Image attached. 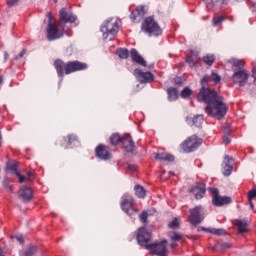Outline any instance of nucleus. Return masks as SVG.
Wrapping results in <instances>:
<instances>
[{
  "label": "nucleus",
  "instance_id": "1",
  "mask_svg": "<svg viewBox=\"0 0 256 256\" xmlns=\"http://www.w3.org/2000/svg\"><path fill=\"white\" fill-rule=\"evenodd\" d=\"M209 81L219 83L221 76L215 72H212L211 76H204L201 80L202 87L197 95V99L200 103H206L205 111L207 115L215 117V119H223L227 114V104H225L223 97L217 91L205 88L204 85L209 83Z\"/></svg>",
  "mask_w": 256,
  "mask_h": 256
},
{
  "label": "nucleus",
  "instance_id": "2",
  "mask_svg": "<svg viewBox=\"0 0 256 256\" xmlns=\"http://www.w3.org/2000/svg\"><path fill=\"white\" fill-rule=\"evenodd\" d=\"M137 241L141 247L149 249L152 255L169 256V250H167V240L149 244V241H151V233L147 231V228L145 227L138 229Z\"/></svg>",
  "mask_w": 256,
  "mask_h": 256
},
{
  "label": "nucleus",
  "instance_id": "3",
  "mask_svg": "<svg viewBox=\"0 0 256 256\" xmlns=\"http://www.w3.org/2000/svg\"><path fill=\"white\" fill-rule=\"evenodd\" d=\"M54 67L57 71L58 77H63V75H71L77 71H85L87 69V64L79 61L63 62L61 59H57L54 62Z\"/></svg>",
  "mask_w": 256,
  "mask_h": 256
},
{
  "label": "nucleus",
  "instance_id": "4",
  "mask_svg": "<svg viewBox=\"0 0 256 256\" xmlns=\"http://www.w3.org/2000/svg\"><path fill=\"white\" fill-rule=\"evenodd\" d=\"M46 17L48 18V26L46 28V37L48 41H56V39H61V37L65 35V29L60 28L61 22H55L51 12H48Z\"/></svg>",
  "mask_w": 256,
  "mask_h": 256
},
{
  "label": "nucleus",
  "instance_id": "5",
  "mask_svg": "<svg viewBox=\"0 0 256 256\" xmlns=\"http://www.w3.org/2000/svg\"><path fill=\"white\" fill-rule=\"evenodd\" d=\"M103 39L113 41V37L119 33V22L117 18L107 19L100 28Z\"/></svg>",
  "mask_w": 256,
  "mask_h": 256
},
{
  "label": "nucleus",
  "instance_id": "6",
  "mask_svg": "<svg viewBox=\"0 0 256 256\" xmlns=\"http://www.w3.org/2000/svg\"><path fill=\"white\" fill-rule=\"evenodd\" d=\"M142 31L145 33H148L150 37H159V35H162L163 30H161V27H159V24L155 22L153 17H147L145 21L142 23Z\"/></svg>",
  "mask_w": 256,
  "mask_h": 256
},
{
  "label": "nucleus",
  "instance_id": "7",
  "mask_svg": "<svg viewBox=\"0 0 256 256\" xmlns=\"http://www.w3.org/2000/svg\"><path fill=\"white\" fill-rule=\"evenodd\" d=\"M121 209L130 217L137 213V206L135 205V200L133 197H131V195L124 194L122 196Z\"/></svg>",
  "mask_w": 256,
  "mask_h": 256
},
{
  "label": "nucleus",
  "instance_id": "8",
  "mask_svg": "<svg viewBox=\"0 0 256 256\" xmlns=\"http://www.w3.org/2000/svg\"><path fill=\"white\" fill-rule=\"evenodd\" d=\"M210 193L212 195V203L215 207H223V205H229L231 203V197L220 196L219 190L217 188H210Z\"/></svg>",
  "mask_w": 256,
  "mask_h": 256
},
{
  "label": "nucleus",
  "instance_id": "9",
  "mask_svg": "<svg viewBox=\"0 0 256 256\" xmlns=\"http://www.w3.org/2000/svg\"><path fill=\"white\" fill-rule=\"evenodd\" d=\"M232 81L239 87H245V85H247V81H249V73L245 69H234Z\"/></svg>",
  "mask_w": 256,
  "mask_h": 256
},
{
  "label": "nucleus",
  "instance_id": "10",
  "mask_svg": "<svg viewBox=\"0 0 256 256\" xmlns=\"http://www.w3.org/2000/svg\"><path fill=\"white\" fill-rule=\"evenodd\" d=\"M199 145H201V139H199L197 136H192L181 144V149L184 151V153H193V151H195Z\"/></svg>",
  "mask_w": 256,
  "mask_h": 256
},
{
  "label": "nucleus",
  "instance_id": "11",
  "mask_svg": "<svg viewBox=\"0 0 256 256\" xmlns=\"http://www.w3.org/2000/svg\"><path fill=\"white\" fill-rule=\"evenodd\" d=\"M201 206H196L190 210L189 221L191 225H199L205 219V216L201 215Z\"/></svg>",
  "mask_w": 256,
  "mask_h": 256
},
{
  "label": "nucleus",
  "instance_id": "12",
  "mask_svg": "<svg viewBox=\"0 0 256 256\" xmlns=\"http://www.w3.org/2000/svg\"><path fill=\"white\" fill-rule=\"evenodd\" d=\"M60 24L61 23H75L77 16L71 11H67V8H62L59 11Z\"/></svg>",
  "mask_w": 256,
  "mask_h": 256
},
{
  "label": "nucleus",
  "instance_id": "13",
  "mask_svg": "<svg viewBox=\"0 0 256 256\" xmlns=\"http://www.w3.org/2000/svg\"><path fill=\"white\" fill-rule=\"evenodd\" d=\"M134 76L139 81V83H151V81L154 79V76L151 72H143L140 69L134 70Z\"/></svg>",
  "mask_w": 256,
  "mask_h": 256
},
{
  "label": "nucleus",
  "instance_id": "14",
  "mask_svg": "<svg viewBox=\"0 0 256 256\" xmlns=\"http://www.w3.org/2000/svg\"><path fill=\"white\" fill-rule=\"evenodd\" d=\"M233 165H235V160L232 157L225 156L222 164L223 175L225 177H229L233 173Z\"/></svg>",
  "mask_w": 256,
  "mask_h": 256
},
{
  "label": "nucleus",
  "instance_id": "15",
  "mask_svg": "<svg viewBox=\"0 0 256 256\" xmlns=\"http://www.w3.org/2000/svg\"><path fill=\"white\" fill-rule=\"evenodd\" d=\"M122 147L125 149V151H128V153H133L135 149V142H133V139H131V136L129 134H125L122 139Z\"/></svg>",
  "mask_w": 256,
  "mask_h": 256
},
{
  "label": "nucleus",
  "instance_id": "16",
  "mask_svg": "<svg viewBox=\"0 0 256 256\" xmlns=\"http://www.w3.org/2000/svg\"><path fill=\"white\" fill-rule=\"evenodd\" d=\"M122 147L125 149V151H128V153H133L135 149V142H133V139H131V136L129 134H125L122 139Z\"/></svg>",
  "mask_w": 256,
  "mask_h": 256
},
{
  "label": "nucleus",
  "instance_id": "17",
  "mask_svg": "<svg viewBox=\"0 0 256 256\" xmlns=\"http://www.w3.org/2000/svg\"><path fill=\"white\" fill-rule=\"evenodd\" d=\"M205 192V184H197L190 189V193H195V199H203Z\"/></svg>",
  "mask_w": 256,
  "mask_h": 256
},
{
  "label": "nucleus",
  "instance_id": "18",
  "mask_svg": "<svg viewBox=\"0 0 256 256\" xmlns=\"http://www.w3.org/2000/svg\"><path fill=\"white\" fill-rule=\"evenodd\" d=\"M96 157H98V159H102L103 161H107V159L111 158V154H109L107 147L104 145H99L96 148Z\"/></svg>",
  "mask_w": 256,
  "mask_h": 256
},
{
  "label": "nucleus",
  "instance_id": "19",
  "mask_svg": "<svg viewBox=\"0 0 256 256\" xmlns=\"http://www.w3.org/2000/svg\"><path fill=\"white\" fill-rule=\"evenodd\" d=\"M19 197L21 200L27 203L33 199V190L28 187H22L19 191Z\"/></svg>",
  "mask_w": 256,
  "mask_h": 256
},
{
  "label": "nucleus",
  "instance_id": "20",
  "mask_svg": "<svg viewBox=\"0 0 256 256\" xmlns=\"http://www.w3.org/2000/svg\"><path fill=\"white\" fill-rule=\"evenodd\" d=\"M130 55L134 63H137V65H142V67H147V62L144 58H142V56L139 55V52L136 49H132L130 51Z\"/></svg>",
  "mask_w": 256,
  "mask_h": 256
},
{
  "label": "nucleus",
  "instance_id": "21",
  "mask_svg": "<svg viewBox=\"0 0 256 256\" xmlns=\"http://www.w3.org/2000/svg\"><path fill=\"white\" fill-rule=\"evenodd\" d=\"M7 171L12 175H16L19 179V183H23L25 181V176L21 175L19 171H17V163H12L7 165Z\"/></svg>",
  "mask_w": 256,
  "mask_h": 256
},
{
  "label": "nucleus",
  "instance_id": "22",
  "mask_svg": "<svg viewBox=\"0 0 256 256\" xmlns=\"http://www.w3.org/2000/svg\"><path fill=\"white\" fill-rule=\"evenodd\" d=\"M234 225L237 227V231L240 235L249 231V224L247 223V220H236Z\"/></svg>",
  "mask_w": 256,
  "mask_h": 256
},
{
  "label": "nucleus",
  "instance_id": "23",
  "mask_svg": "<svg viewBox=\"0 0 256 256\" xmlns=\"http://www.w3.org/2000/svg\"><path fill=\"white\" fill-rule=\"evenodd\" d=\"M143 17H145V8L143 6L136 8L130 14L131 21H137V19H143Z\"/></svg>",
  "mask_w": 256,
  "mask_h": 256
},
{
  "label": "nucleus",
  "instance_id": "24",
  "mask_svg": "<svg viewBox=\"0 0 256 256\" xmlns=\"http://www.w3.org/2000/svg\"><path fill=\"white\" fill-rule=\"evenodd\" d=\"M199 52L192 50L191 55L187 57L186 61L191 67H195L199 63Z\"/></svg>",
  "mask_w": 256,
  "mask_h": 256
},
{
  "label": "nucleus",
  "instance_id": "25",
  "mask_svg": "<svg viewBox=\"0 0 256 256\" xmlns=\"http://www.w3.org/2000/svg\"><path fill=\"white\" fill-rule=\"evenodd\" d=\"M204 2L209 11H213V9L223 6V0H204Z\"/></svg>",
  "mask_w": 256,
  "mask_h": 256
},
{
  "label": "nucleus",
  "instance_id": "26",
  "mask_svg": "<svg viewBox=\"0 0 256 256\" xmlns=\"http://www.w3.org/2000/svg\"><path fill=\"white\" fill-rule=\"evenodd\" d=\"M188 125H194L195 127H201V125H203V115H197L195 116L193 119L191 118H187L186 119Z\"/></svg>",
  "mask_w": 256,
  "mask_h": 256
},
{
  "label": "nucleus",
  "instance_id": "27",
  "mask_svg": "<svg viewBox=\"0 0 256 256\" xmlns=\"http://www.w3.org/2000/svg\"><path fill=\"white\" fill-rule=\"evenodd\" d=\"M155 159L158 161H175V157L171 154H167L166 152L157 153Z\"/></svg>",
  "mask_w": 256,
  "mask_h": 256
},
{
  "label": "nucleus",
  "instance_id": "28",
  "mask_svg": "<svg viewBox=\"0 0 256 256\" xmlns=\"http://www.w3.org/2000/svg\"><path fill=\"white\" fill-rule=\"evenodd\" d=\"M168 93V100L169 101H177L179 97V92L175 88H168L167 90Z\"/></svg>",
  "mask_w": 256,
  "mask_h": 256
},
{
  "label": "nucleus",
  "instance_id": "29",
  "mask_svg": "<svg viewBox=\"0 0 256 256\" xmlns=\"http://www.w3.org/2000/svg\"><path fill=\"white\" fill-rule=\"evenodd\" d=\"M208 233H211L212 235H217L218 237H223L227 235V230L223 228H211L208 230Z\"/></svg>",
  "mask_w": 256,
  "mask_h": 256
},
{
  "label": "nucleus",
  "instance_id": "30",
  "mask_svg": "<svg viewBox=\"0 0 256 256\" xmlns=\"http://www.w3.org/2000/svg\"><path fill=\"white\" fill-rule=\"evenodd\" d=\"M134 190H135L136 195L139 197V199H145V196L147 194L145 193V188H143V186L136 185Z\"/></svg>",
  "mask_w": 256,
  "mask_h": 256
},
{
  "label": "nucleus",
  "instance_id": "31",
  "mask_svg": "<svg viewBox=\"0 0 256 256\" xmlns=\"http://www.w3.org/2000/svg\"><path fill=\"white\" fill-rule=\"evenodd\" d=\"M203 62L205 63V65H209V67H211V65L215 63V55L207 54L203 57Z\"/></svg>",
  "mask_w": 256,
  "mask_h": 256
},
{
  "label": "nucleus",
  "instance_id": "32",
  "mask_svg": "<svg viewBox=\"0 0 256 256\" xmlns=\"http://www.w3.org/2000/svg\"><path fill=\"white\" fill-rule=\"evenodd\" d=\"M230 63H232L233 67H236V71H241V69H243V65H245V62H243V60L237 59H231Z\"/></svg>",
  "mask_w": 256,
  "mask_h": 256
},
{
  "label": "nucleus",
  "instance_id": "33",
  "mask_svg": "<svg viewBox=\"0 0 256 256\" xmlns=\"http://www.w3.org/2000/svg\"><path fill=\"white\" fill-rule=\"evenodd\" d=\"M225 21V16L224 15H218L215 16L212 20V25L213 27H217V25H221L222 22Z\"/></svg>",
  "mask_w": 256,
  "mask_h": 256
},
{
  "label": "nucleus",
  "instance_id": "34",
  "mask_svg": "<svg viewBox=\"0 0 256 256\" xmlns=\"http://www.w3.org/2000/svg\"><path fill=\"white\" fill-rule=\"evenodd\" d=\"M35 253H37V246L32 245L23 253V256H35Z\"/></svg>",
  "mask_w": 256,
  "mask_h": 256
},
{
  "label": "nucleus",
  "instance_id": "35",
  "mask_svg": "<svg viewBox=\"0 0 256 256\" xmlns=\"http://www.w3.org/2000/svg\"><path fill=\"white\" fill-rule=\"evenodd\" d=\"M117 55L120 59H127V57H129V50L120 48L117 50Z\"/></svg>",
  "mask_w": 256,
  "mask_h": 256
},
{
  "label": "nucleus",
  "instance_id": "36",
  "mask_svg": "<svg viewBox=\"0 0 256 256\" xmlns=\"http://www.w3.org/2000/svg\"><path fill=\"white\" fill-rule=\"evenodd\" d=\"M168 235H169L171 241H179V240L183 239V234H180L177 232H170Z\"/></svg>",
  "mask_w": 256,
  "mask_h": 256
},
{
  "label": "nucleus",
  "instance_id": "37",
  "mask_svg": "<svg viewBox=\"0 0 256 256\" xmlns=\"http://www.w3.org/2000/svg\"><path fill=\"white\" fill-rule=\"evenodd\" d=\"M121 136H119V134H113L111 137H110V143L112 145H117V143H119V141H121Z\"/></svg>",
  "mask_w": 256,
  "mask_h": 256
},
{
  "label": "nucleus",
  "instance_id": "38",
  "mask_svg": "<svg viewBox=\"0 0 256 256\" xmlns=\"http://www.w3.org/2000/svg\"><path fill=\"white\" fill-rule=\"evenodd\" d=\"M181 97L183 99H189V97H191V89L189 88H184L182 91H181Z\"/></svg>",
  "mask_w": 256,
  "mask_h": 256
},
{
  "label": "nucleus",
  "instance_id": "39",
  "mask_svg": "<svg viewBox=\"0 0 256 256\" xmlns=\"http://www.w3.org/2000/svg\"><path fill=\"white\" fill-rule=\"evenodd\" d=\"M169 229H177L179 227V219L174 218L171 222L168 223Z\"/></svg>",
  "mask_w": 256,
  "mask_h": 256
},
{
  "label": "nucleus",
  "instance_id": "40",
  "mask_svg": "<svg viewBox=\"0 0 256 256\" xmlns=\"http://www.w3.org/2000/svg\"><path fill=\"white\" fill-rule=\"evenodd\" d=\"M223 143L224 145H229L231 143V134L229 133L224 134Z\"/></svg>",
  "mask_w": 256,
  "mask_h": 256
},
{
  "label": "nucleus",
  "instance_id": "41",
  "mask_svg": "<svg viewBox=\"0 0 256 256\" xmlns=\"http://www.w3.org/2000/svg\"><path fill=\"white\" fill-rule=\"evenodd\" d=\"M256 197V190L253 189V190H250L248 192V201H253V199H255Z\"/></svg>",
  "mask_w": 256,
  "mask_h": 256
},
{
  "label": "nucleus",
  "instance_id": "42",
  "mask_svg": "<svg viewBox=\"0 0 256 256\" xmlns=\"http://www.w3.org/2000/svg\"><path fill=\"white\" fill-rule=\"evenodd\" d=\"M147 217H149V214L147 212H142L140 214V221L143 223H147Z\"/></svg>",
  "mask_w": 256,
  "mask_h": 256
},
{
  "label": "nucleus",
  "instance_id": "43",
  "mask_svg": "<svg viewBox=\"0 0 256 256\" xmlns=\"http://www.w3.org/2000/svg\"><path fill=\"white\" fill-rule=\"evenodd\" d=\"M24 177V181H33V172H28Z\"/></svg>",
  "mask_w": 256,
  "mask_h": 256
},
{
  "label": "nucleus",
  "instance_id": "44",
  "mask_svg": "<svg viewBox=\"0 0 256 256\" xmlns=\"http://www.w3.org/2000/svg\"><path fill=\"white\" fill-rule=\"evenodd\" d=\"M68 143H69V145H72L73 144V141H77V136H75V135H69L68 136Z\"/></svg>",
  "mask_w": 256,
  "mask_h": 256
},
{
  "label": "nucleus",
  "instance_id": "45",
  "mask_svg": "<svg viewBox=\"0 0 256 256\" xmlns=\"http://www.w3.org/2000/svg\"><path fill=\"white\" fill-rule=\"evenodd\" d=\"M3 187H5V189H7V191H11V186H9V180L5 179L3 181Z\"/></svg>",
  "mask_w": 256,
  "mask_h": 256
},
{
  "label": "nucleus",
  "instance_id": "46",
  "mask_svg": "<svg viewBox=\"0 0 256 256\" xmlns=\"http://www.w3.org/2000/svg\"><path fill=\"white\" fill-rule=\"evenodd\" d=\"M248 5H250V9H252L253 12H256V2L253 3V1H248Z\"/></svg>",
  "mask_w": 256,
  "mask_h": 256
},
{
  "label": "nucleus",
  "instance_id": "47",
  "mask_svg": "<svg viewBox=\"0 0 256 256\" xmlns=\"http://www.w3.org/2000/svg\"><path fill=\"white\" fill-rule=\"evenodd\" d=\"M10 7H15V5H17V3H19V0H10L9 2Z\"/></svg>",
  "mask_w": 256,
  "mask_h": 256
},
{
  "label": "nucleus",
  "instance_id": "48",
  "mask_svg": "<svg viewBox=\"0 0 256 256\" xmlns=\"http://www.w3.org/2000/svg\"><path fill=\"white\" fill-rule=\"evenodd\" d=\"M16 240H17L19 243H24V242H25V239L23 238V235L16 236Z\"/></svg>",
  "mask_w": 256,
  "mask_h": 256
},
{
  "label": "nucleus",
  "instance_id": "49",
  "mask_svg": "<svg viewBox=\"0 0 256 256\" xmlns=\"http://www.w3.org/2000/svg\"><path fill=\"white\" fill-rule=\"evenodd\" d=\"M25 53H27V51H26L25 49H23V50L20 52L19 56H16L15 59H19V58H21V57H24V56H25Z\"/></svg>",
  "mask_w": 256,
  "mask_h": 256
},
{
  "label": "nucleus",
  "instance_id": "50",
  "mask_svg": "<svg viewBox=\"0 0 256 256\" xmlns=\"http://www.w3.org/2000/svg\"><path fill=\"white\" fill-rule=\"evenodd\" d=\"M209 229L211 228L199 227L198 231H206V233H209Z\"/></svg>",
  "mask_w": 256,
  "mask_h": 256
},
{
  "label": "nucleus",
  "instance_id": "51",
  "mask_svg": "<svg viewBox=\"0 0 256 256\" xmlns=\"http://www.w3.org/2000/svg\"><path fill=\"white\" fill-rule=\"evenodd\" d=\"M175 247H179V244H177L175 242L170 244L171 249H175Z\"/></svg>",
  "mask_w": 256,
  "mask_h": 256
},
{
  "label": "nucleus",
  "instance_id": "52",
  "mask_svg": "<svg viewBox=\"0 0 256 256\" xmlns=\"http://www.w3.org/2000/svg\"><path fill=\"white\" fill-rule=\"evenodd\" d=\"M248 201H249L250 209H255V205H253V200H248Z\"/></svg>",
  "mask_w": 256,
  "mask_h": 256
},
{
  "label": "nucleus",
  "instance_id": "53",
  "mask_svg": "<svg viewBox=\"0 0 256 256\" xmlns=\"http://www.w3.org/2000/svg\"><path fill=\"white\" fill-rule=\"evenodd\" d=\"M128 169H130V171H135V166L128 164Z\"/></svg>",
  "mask_w": 256,
  "mask_h": 256
},
{
  "label": "nucleus",
  "instance_id": "54",
  "mask_svg": "<svg viewBox=\"0 0 256 256\" xmlns=\"http://www.w3.org/2000/svg\"><path fill=\"white\" fill-rule=\"evenodd\" d=\"M227 19H228V21H231V23H233V21H235V18H233V16H229Z\"/></svg>",
  "mask_w": 256,
  "mask_h": 256
},
{
  "label": "nucleus",
  "instance_id": "55",
  "mask_svg": "<svg viewBox=\"0 0 256 256\" xmlns=\"http://www.w3.org/2000/svg\"><path fill=\"white\" fill-rule=\"evenodd\" d=\"M5 61L9 59V54L7 52L4 53Z\"/></svg>",
  "mask_w": 256,
  "mask_h": 256
},
{
  "label": "nucleus",
  "instance_id": "56",
  "mask_svg": "<svg viewBox=\"0 0 256 256\" xmlns=\"http://www.w3.org/2000/svg\"><path fill=\"white\" fill-rule=\"evenodd\" d=\"M222 247H229V244L225 243L222 245Z\"/></svg>",
  "mask_w": 256,
  "mask_h": 256
},
{
  "label": "nucleus",
  "instance_id": "57",
  "mask_svg": "<svg viewBox=\"0 0 256 256\" xmlns=\"http://www.w3.org/2000/svg\"><path fill=\"white\" fill-rule=\"evenodd\" d=\"M3 83V77H0V85Z\"/></svg>",
  "mask_w": 256,
  "mask_h": 256
}]
</instances>
